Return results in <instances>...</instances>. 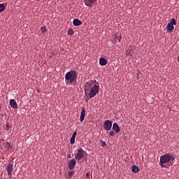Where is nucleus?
<instances>
[{
    "label": "nucleus",
    "instance_id": "nucleus-18",
    "mask_svg": "<svg viewBox=\"0 0 179 179\" xmlns=\"http://www.w3.org/2000/svg\"><path fill=\"white\" fill-rule=\"evenodd\" d=\"M5 10V5L3 3L0 4V12H3Z\"/></svg>",
    "mask_w": 179,
    "mask_h": 179
},
{
    "label": "nucleus",
    "instance_id": "nucleus-15",
    "mask_svg": "<svg viewBox=\"0 0 179 179\" xmlns=\"http://www.w3.org/2000/svg\"><path fill=\"white\" fill-rule=\"evenodd\" d=\"M73 24L74 26H80V24H82V21L79 19L75 18L73 21Z\"/></svg>",
    "mask_w": 179,
    "mask_h": 179
},
{
    "label": "nucleus",
    "instance_id": "nucleus-26",
    "mask_svg": "<svg viewBox=\"0 0 179 179\" xmlns=\"http://www.w3.org/2000/svg\"><path fill=\"white\" fill-rule=\"evenodd\" d=\"M85 176H86V177H90V173H87Z\"/></svg>",
    "mask_w": 179,
    "mask_h": 179
},
{
    "label": "nucleus",
    "instance_id": "nucleus-28",
    "mask_svg": "<svg viewBox=\"0 0 179 179\" xmlns=\"http://www.w3.org/2000/svg\"><path fill=\"white\" fill-rule=\"evenodd\" d=\"M1 108H2V107L0 106V111H1Z\"/></svg>",
    "mask_w": 179,
    "mask_h": 179
},
{
    "label": "nucleus",
    "instance_id": "nucleus-5",
    "mask_svg": "<svg viewBox=\"0 0 179 179\" xmlns=\"http://www.w3.org/2000/svg\"><path fill=\"white\" fill-rule=\"evenodd\" d=\"M176 24H177V22H176V19L172 18L166 26L167 32L171 33V31L174 30V26H176Z\"/></svg>",
    "mask_w": 179,
    "mask_h": 179
},
{
    "label": "nucleus",
    "instance_id": "nucleus-6",
    "mask_svg": "<svg viewBox=\"0 0 179 179\" xmlns=\"http://www.w3.org/2000/svg\"><path fill=\"white\" fill-rule=\"evenodd\" d=\"M6 170L8 173V176L10 178L12 177V174L13 173V164H8L7 167L6 168Z\"/></svg>",
    "mask_w": 179,
    "mask_h": 179
},
{
    "label": "nucleus",
    "instance_id": "nucleus-1",
    "mask_svg": "<svg viewBox=\"0 0 179 179\" xmlns=\"http://www.w3.org/2000/svg\"><path fill=\"white\" fill-rule=\"evenodd\" d=\"M99 89H100V86L97 85L96 84H94L93 85V83L90 82H87L85 84L84 92L85 96H89V97L87 98L88 100H90V99H93L94 96L99 94Z\"/></svg>",
    "mask_w": 179,
    "mask_h": 179
},
{
    "label": "nucleus",
    "instance_id": "nucleus-25",
    "mask_svg": "<svg viewBox=\"0 0 179 179\" xmlns=\"http://www.w3.org/2000/svg\"><path fill=\"white\" fill-rule=\"evenodd\" d=\"M68 159H71L72 157V155L71 154H69L67 155Z\"/></svg>",
    "mask_w": 179,
    "mask_h": 179
},
{
    "label": "nucleus",
    "instance_id": "nucleus-12",
    "mask_svg": "<svg viewBox=\"0 0 179 179\" xmlns=\"http://www.w3.org/2000/svg\"><path fill=\"white\" fill-rule=\"evenodd\" d=\"M10 106L12 107V108H17V103H16L15 99L10 100Z\"/></svg>",
    "mask_w": 179,
    "mask_h": 179
},
{
    "label": "nucleus",
    "instance_id": "nucleus-16",
    "mask_svg": "<svg viewBox=\"0 0 179 179\" xmlns=\"http://www.w3.org/2000/svg\"><path fill=\"white\" fill-rule=\"evenodd\" d=\"M113 131L116 132H120V126H118L117 123H114L113 125Z\"/></svg>",
    "mask_w": 179,
    "mask_h": 179
},
{
    "label": "nucleus",
    "instance_id": "nucleus-23",
    "mask_svg": "<svg viewBox=\"0 0 179 179\" xmlns=\"http://www.w3.org/2000/svg\"><path fill=\"white\" fill-rule=\"evenodd\" d=\"M41 31H42V33H45V31H47V29L45 28V27H41Z\"/></svg>",
    "mask_w": 179,
    "mask_h": 179
},
{
    "label": "nucleus",
    "instance_id": "nucleus-7",
    "mask_svg": "<svg viewBox=\"0 0 179 179\" xmlns=\"http://www.w3.org/2000/svg\"><path fill=\"white\" fill-rule=\"evenodd\" d=\"M113 127V123L110 120H106L103 124V128L106 131H110Z\"/></svg>",
    "mask_w": 179,
    "mask_h": 179
},
{
    "label": "nucleus",
    "instance_id": "nucleus-8",
    "mask_svg": "<svg viewBox=\"0 0 179 179\" xmlns=\"http://www.w3.org/2000/svg\"><path fill=\"white\" fill-rule=\"evenodd\" d=\"M68 166L69 170H73V169H75V166H76V160L75 159L69 160L68 162Z\"/></svg>",
    "mask_w": 179,
    "mask_h": 179
},
{
    "label": "nucleus",
    "instance_id": "nucleus-19",
    "mask_svg": "<svg viewBox=\"0 0 179 179\" xmlns=\"http://www.w3.org/2000/svg\"><path fill=\"white\" fill-rule=\"evenodd\" d=\"M68 35H69V36H73V29H69L68 30Z\"/></svg>",
    "mask_w": 179,
    "mask_h": 179
},
{
    "label": "nucleus",
    "instance_id": "nucleus-21",
    "mask_svg": "<svg viewBox=\"0 0 179 179\" xmlns=\"http://www.w3.org/2000/svg\"><path fill=\"white\" fill-rule=\"evenodd\" d=\"M100 143L102 148H104L105 146L107 145V143H106L105 141H103V140H100Z\"/></svg>",
    "mask_w": 179,
    "mask_h": 179
},
{
    "label": "nucleus",
    "instance_id": "nucleus-9",
    "mask_svg": "<svg viewBox=\"0 0 179 179\" xmlns=\"http://www.w3.org/2000/svg\"><path fill=\"white\" fill-rule=\"evenodd\" d=\"M97 2V0H84L85 5L86 6H90L92 8L93 6V3H96Z\"/></svg>",
    "mask_w": 179,
    "mask_h": 179
},
{
    "label": "nucleus",
    "instance_id": "nucleus-10",
    "mask_svg": "<svg viewBox=\"0 0 179 179\" xmlns=\"http://www.w3.org/2000/svg\"><path fill=\"white\" fill-rule=\"evenodd\" d=\"M85 114H86V108L83 107L81 110V115L80 117V120L82 122L85 121Z\"/></svg>",
    "mask_w": 179,
    "mask_h": 179
},
{
    "label": "nucleus",
    "instance_id": "nucleus-4",
    "mask_svg": "<svg viewBox=\"0 0 179 179\" xmlns=\"http://www.w3.org/2000/svg\"><path fill=\"white\" fill-rule=\"evenodd\" d=\"M75 159L77 162H80L85 157V150L82 148H78L74 153Z\"/></svg>",
    "mask_w": 179,
    "mask_h": 179
},
{
    "label": "nucleus",
    "instance_id": "nucleus-3",
    "mask_svg": "<svg viewBox=\"0 0 179 179\" xmlns=\"http://www.w3.org/2000/svg\"><path fill=\"white\" fill-rule=\"evenodd\" d=\"M66 85H75L78 80V72L72 70L65 74Z\"/></svg>",
    "mask_w": 179,
    "mask_h": 179
},
{
    "label": "nucleus",
    "instance_id": "nucleus-11",
    "mask_svg": "<svg viewBox=\"0 0 179 179\" xmlns=\"http://www.w3.org/2000/svg\"><path fill=\"white\" fill-rule=\"evenodd\" d=\"M108 61L107 59H106V58L104 57H101L99 59V65H101V66H106V64H108Z\"/></svg>",
    "mask_w": 179,
    "mask_h": 179
},
{
    "label": "nucleus",
    "instance_id": "nucleus-2",
    "mask_svg": "<svg viewBox=\"0 0 179 179\" xmlns=\"http://www.w3.org/2000/svg\"><path fill=\"white\" fill-rule=\"evenodd\" d=\"M174 160V157L173 156V154L166 153L164 155L160 157V162L159 164L161 167H164V169H168L170 165H169V163L171 164H173L174 162H173Z\"/></svg>",
    "mask_w": 179,
    "mask_h": 179
},
{
    "label": "nucleus",
    "instance_id": "nucleus-29",
    "mask_svg": "<svg viewBox=\"0 0 179 179\" xmlns=\"http://www.w3.org/2000/svg\"><path fill=\"white\" fill-rule=\"evenodd\" d=\"M36 1H40V0H36Z\"/></svg>",
    "mask_w": 179,
    "mask_h": 179
},
{
    "label": "nucleus",
    "instance_id": "nucleus-20",
    "mask_svg": "<svg viewBox=\"0 0 179 179\" xmlns=\"http://www.w3.org/2000/svg\"><path fill=\"white\" fill-rule=\"evenodd\" d=\"M131 52H132V50L128 49V50L126 51V55H131V56H132V54H131Z\"/></svg>",
    "mask_w": 179,
    "mask_h": 179
},
{
    "label": "nucleus",
    "instance_id": "nucleus-22",
    "mask_svg": "<svg viewBox=\"0 0 179 179\" xmlns=\"http://www.w3.org/2000/svg\"><path fill=\"white\" fill-rule=\"evenodd\" d=\"M75 174V171H69V177H72Z\"/></svg>",
    "mask_w": 179,
    "mask_h": 179
},
{
    "label": "nucleus",
    "instance_id": "nucleus-17",
    "mask_svg": "<svg viewBox=\"0 0 179 179\" xmlns=\"http://www.w3.org/2000/svg\"><path fill=\"white\" fill-rule=\"evenodd\" d=\"M131 171L136 173L139 171V168L136 165H134L131 167Z\"/></svg>",
    "mask_w": 179,
    "mask_h": 179
},
{
    "label": "nucleus",
    "instance_id": "nucleus-24",
    "mask_svg": "<svg viewBox=\"0 0 179 179\" xmlns=\"http://www.w3.org/2000/svg\"><path fill=\"white\" fill-rule=\"evenodd\" d=\"M109 135H110V136H114V135H115V133L114 132V131H110L109 132Z\"/></svg>",
    "mask_w": 179,
    "mask_h": 179
},
{
    "label": "nucleus",
    "instance_id": "nucleus-14",
    "mask_svg": "<svg viewBox=\"0 0 179 179\" xmlns=\"http://www.w3.org/2000/svg\"><path fill=\"white\" fill-rule=\"evenodd\" d=\"M76 135H78V132L74 131L73 133V135H72L71 138V141H70L71 145H73V143H75V139L76 138Z\"/></svg>",
    "mask_w": 179,
    "mask_h": 179
},
{
    "label": "nucleus",
    "instance_id": "nucleus-13",
    "mask_svg": "<svg viewBox=\"0 0 179 179\" xmlns=\"http://www.w3.org/2000/svg\"><path fill=\"white\" fill-rule=\"evenodd\" d=\"M121 38H122L121 34H119V33L116 34L114 38L115 42L121 43Z\"/></svg>",
    "mask_w": 179,
    "mask_h": 179
},
{
    "label": "nucleus",
    "instance_id": "nucleus-27",
    "mask_svg": "<svg viewBox=\"0 0 179 179\" xmlns=\"http://www.w3.org/2000/svg\"><path fill=\"white\" fill-rule=\"evenodd\" d=\"M6 128H9V124H6Z\"/></svg>",
    "mask_w": 179,
    "mask_h": 179
}]
</instances>
